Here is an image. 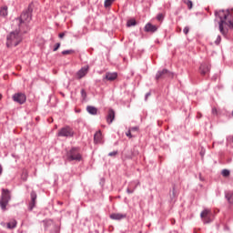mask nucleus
<instances>
[{
	"label": "nucleus",
	"mask_w": 233,
	"mask_h": 233,
	"mask_svg": "<svg viewBox=\"0 0 233 233\" xmlns=\"http://www.w3.org/2000/svg\"><path fill=\"white\" fill-rule=\"evenodd\" d=\"M216 16L219 18L218 28L220 34L227 36L229 31L233 30V9L216 12Z\"/></svg>",
	"instance_id": "nucleus-1"
},
{
	"label": "nucleus",
	"mask_w": 233,
	"mask_h": 233,
	"mask_svg": "<svg viewBox=\"0 0 233 233\" xmlns=\"http://www.w3.org/2000/svg\"><path fill=\"white\" fill-rule=\"evenodd\" d=\"M32 21V10L28 8L26 11L23 12L18 18L19 30L23 33H26L28 30V25Z\"/></svg>",
	"instance_id": "nucleus-2"
},
{
	"label": "nucleus",
	"mask_w": 233,
	"mask_h": 233,
	"mask_svg": "<svg viewBox=\"0 0 233 233\" xmlns=\"http://www.w3.org/2000/svg\"><path fill=\"white\" fill-rule=\"evenodd\" d=\"M22 42V36L18 31L11 32L6 35L5 46L7 48L16 47Z\"/></svg>",
	"instance_id": "nucleus-3"
},
{
	"label": "nucleus",
	"mask_w": 233,
	"mask_h": 233,
	"mask_svg": "<svg viewBox=\"0 0 233 233\" xmlns=\"http://www.w3.org/2000/svg\"><path fill=\"white\" fill-rule=\"evenodd\" d=\"M10 200H11L10 191L8 189L2 188L1 198H0V207L2 210L6 209V207Z\"/></svg>",
	"instance_id": "nucleus-4"
},
{
	"label": "nucleus",
	"mask_w": 233,
	"mask_h": 233,
	"mask_svg": "<svg viewBox=\"0 0 233 233\" xmlns=\"http://www.w3.org/2000/svg\"><path fill=\"white\" fill-rule=\"evenodd\" d=\"M56 136L58 137H66V138H71L75 136V131L71 127H61L58 131Z\"/></svg>",
	"instance_id": "nucleus-5"
},
{
	"label": "nucleus",
	"mask_w": 233,
	"mask_h": 233,
	"mask_svg": "<svg viewBox=\"0 0 233 233\" xmlns=\"http://www.w3.org/2000/svg\"><path fill=\"white\" fill-rule=\"evenodd\" d=\"M67 160L68 161H81L82 156L79 153V150L76 147L71 148L69 152H67Z\"/></svg>",
	"instance_id": "nucleus-6"
},
{
	"label": "nucleus",
	"mask_w": 233,
	"mask_h": 233,
	"mask_svg": "<svg viewBox=\"0 0 233 233\" xmlns=\"http://www.w3.org/2000/svg\"><path fill=\"white\" fill-rule=\"evenodd\" d=\"M212 216H213V212L209 208H205L200 214V218L203 220L204 224L211 223Z\"/></svg>",
	"instance_id": "nucleus-7"
},
{
	"label": "nucleus",
	"mask_w": 233,
	"mask_h": 233,
	"mask_svg": "<svg viewBox=\"0 0 233 233\" xmlns=\"http://www.w3.org/2000/svg\"><path fill=\"white\" fill-rule=\"evenodd\" d=\"M167 77H174L173 73H171L170 71H168L167 69H163L162 71H158L156 75V80L159 81L161 79H165Z\"/></svg>",
	"instance_id": "nucleus-8"
},
{
	"label": "nucleus",
	"mask_w": 233,
	"mask_h": 233,
	"mask_svg": "<svg viewBox=\"0 0 233 233\" xmlns=\"http://www.w3.org/2000/svg\"><path fill=\"white\" fill-rule=\"evenodd\" d=\"M14 102L24 105L26 102V96L24 93H15L12 96Z\"/></svg>",
	"instance_id": "nucleus-9"
},
{
	"label": "nucleus",
	"mask_w": 233,
	"mask_h": 233,
	"mask_svg": "<svg viewBox=\"0 0 233 233\" xmlns=\"http://www.w3.org/2000/svg\"><path fill=\"white\" fill-rule=\"evenodd\" d=\"M89 66H85L81 67L76 74V79L81 80L82 78L86 77L89 72Z\"/></svg>",
	"instance_id": "nucleus-10"
},
{
	"label": "nucleus",
	"mask_w": 233,
	"mask_h": 233,
	"mask_svg": "<svg viewBox=\"0 0 233 233\" xmlns=\"http://www.w3.org/2000/svg\"><path fill=\"white\" fill-rule=\"evenodd\" d=\"M109 218L112 220L120 221V220H123V219L127 218V214H125V213H118V212L111 213Z\"/></svg>",
	"instance_id": "nucleus-11"
},
{
	"label": "nucleus",
	"mask_w": 233,
	"mask_h": 233,
	"mask_svg": "<svg viewBox=\"0 0 233 233\" xmlns=\"http://www.w3.org/2000/svg\"><path fill=\"white\" fill-rule=\"evenodd\" d=\"M30 197H31V201L29 203V209L33 210L34 208L35 207V201H36V198H37V195H36L35 191H32L30 193Z\"/></svg>",
	"instance_id": "nucleus-12"
},
{
	"label": "nucleus",
	"mask_w": 233,
	"mask_h": 233,
	"mask_svg": "<svg viewBox=\"0 0 233 233\" xmlns=\"http://www.w3.org/2000/svg\"><path fill=\"white\" fill-rule=\"evenodd\" d=\"M208 41H209L211 46H219L220 43H221V36L220 35L210 36L208 38Z\"/></svg>",
	"instance_id": "nucleus-13"
},
{
	"label": "nucleus",
	"mask_w": 233,
	"mask_h": 233,
	"mask_svg": "<svg viewBox=\"0 0 233 233\" xmlns=\"http://www.w3.org/2000/svg\"><path fill=\"white\" fill-rule=\"evenodd\" d=\"M210 69H211L210 66L208 64L204 63L200 66V74L202 76H206L210 72Z\"/></svg>",
	"instance_id": "nucleus-14"
},
{
	"label": "nucleus",
	"mask_w": 233,
	"mask_h": 233,
	"mask_svg": "<svg viewBox=\"0 0 233 233\" xmlns=\"http://www.w3.org/2000/svg\"><path fill=\"white\" fill-rule=\"evenodd\" d=\"M145 31L147 32V33H155V32L157 31V26L152 25L151 23H147L145 25Z\"/></svg>",
	"instance_id": "nucleus-15"
},
{
	"label": "nucleus",
	"mask_w": 233,
	"mask_h": 233,
	"mask_svg": "<svg viewBox=\"0 0 233 233\" xmlns=\"http://www.w3.org/2000/svg\"><path fill=\"white\" fill-rule=\"evenodd\" d=\"M116 118V113L113 109L108 110L107 117H106V122L107 124H112L113 121Z\"/></svg>",
	"instance_id": "nucleus-16"
},
{
	"label": "nucleus",
	"mask_w": 233,
	"mask_h": 233,
	"mask_svg": "<svg viewBox=\"0 0 233 233\" xmlns=\"http://www.w3.org/2000/svg\"><path fill=\"white\" fill-rule=\"evenodd\" d=\"M102 141V132L101 130H98L97 132H96V134L94 135V142L96 144H99Z\"/></svg>",
	"instance_id": "nucleus-17"
},
{
	"label": "nucleus",
	"mask_w": 233,
	"mask_h": 233,
	"mask_svg": "<svg viewBox=\"0 0 233 233\" xmlns=\"http://www.w3.org/2000/svg\"><path fill=\"white\" fill-rule=\"evenodd\" d=\"M117 78V73H106V79L107 81H115Z\"/></svg>",
	"instance_id": "nucleus-18"
},
{
	"label": "nucleus",
	"mask_w": 233,
	"mask_h": 233,
	"mask_svg": "<svg viewBox=\"0 0 233 233\" xmlns=\"http://www.w3.org/2000/svg\"><path fill=\"white\" fill-rule=\"evenodd\" d=\"M86 111L88 114H90L92 116L97 115V108L96 106H86Z\"/></svg>",
	"instance_id": "nucleus-19"
},
{
	"label": "nucleus",
	"mask_w": 233,
	"mask_h": 233,
	"mask_svg": "<svg viewBox=\"0 0 233 233\" xmlns=\"http://www.w3.org/2000/svg\"><path fill=\"white\" fill-rule=\"evenodd\" d=\"M17 225V221L15 219H11L8 223H7V228L8 229H13L15 228Z\"/></svg>",
	"instance_id": "nucleus-20"
},
{
	"label": "nucleus",
	"mask_w": 233,
	"mask_h": 233,
	"mask_svg": "<svg viewBox=\"0 0 233 233\" xmlns=\"http://www.w3.org/2000/svg\"><path fill=\"white\" fill-rule=\"evenodd\" d=\"M8 15V7L3 6L0 8V16L5 17Z\"/></svg>",
	"instance_id": "nucleus-21"
},
{
	"label": "nucleus",
	"mask_w": 233,
	"mask_h": 233,
	"mask_svg": "<svg viewBox=\"0 0 233 233\" xmlns=\"http://www.w3.org/2000/svg\"><path fill=\"white\" fill-rule=\"evenodd\" d=\"M116 2V0H105L104 6L105 8H109Z\"/></svg>",
	"instance_id": "nucleus-22"
},
{
	"label": "nucleus",
	"mask_w": 233,
	"mask_h": 233,
	"mask_svg": "<svg viewBox=\"0 0 233 233\" xmlns=\"http://www.w3.org/2000/svg\"><path fill=\"white\" fill-rule=\"evenodd\" d=\"M137 25V20L136 19H129L127 22V27H132Z\"/></svg>",
	"instance_id": "nucleus-23"
},
{
	"label": "nucleus",
	"mask_w": 233,
	"mask_h": 233,
	"mask_svg": "<svg viewBox=\"0 0 233 233\" xmlns=\"http://www.w3.org/2000/svg\"><path fill=\"white\" fill-rule=\"evenodd\" d=\"M184 4L187 6L189 10L193 9V2L191 0H184Z\"/></svg>",
	"instance_id": "nucleus-24"
},
{
	"label": "nucleus",
	"mask_w": 233,
	"mask_h": 233,
	"mask_svg": "<svg viewBox=\"0 0 233 233\" xmlns=\"http://www.w3.org/2000/svg\"><path fill=\"white\" fill-rule=\"evenodd\" d=\"M226 198L229 204H233V193H227Z\"/></svg>",
	"instance_id": "nucleus-25"
},
{
	"label": "nucleus",
	"mask_w": 233,
	"mask_h": 233,
	"mask_svg": "<svg viewBox=\"0 0 233 233\" xmlns=\"http://www.w3.org/2000/svg\"><path fill=\"white\" fill-rule=\"evenodd\" d=\"M73 54H75V50H73V49L62 51L63 56H68V55H73Z\"/></svg>",
	"instance_id": "nucleus-26"
},
{
	"label": "nucleus",
	"mask_w": 233,
	"mask_h": 233,
	"mask_svg": "<svg viewBox=\"0 0 233 233\" xmlns=\"http://www.w3.org/2000/svg\"><path fill=\"white\" fill-rule=\"evenodd\" d=\"M222 176L224 177H228L230 176V170L228 169H223L222 172H221Z\"/></svg>",
	"instance_id": "nucleus-27"
},
{
	"label": "nucleus",
	"mask_w": 233,
	"mask_h": 233,
	"mask_svg": "<svg viewBox=\"0 0 233 233\" xmlns=\"http://www.w3.org/2000/svg\"><path fill=\"white\" fill-rule=\"evenodd\" d=\"M164 18H165V15L162 14V13L158 14L157 16V20L158 22H162L164 20Z\"/></svg>",
	"instance_id": "nucleus-28"
},
{
	"label": "nucleus",
	"mask_w": 233,
	"mask_h": 233,
	"mask_svg": "<svg viewBox=\"0 0 233 233\" xmlns=\"http://www.w3.org/2000/svg\"><path fill=\"white\" fill-rule=\"evenodd\" d=\"M27 177H28L27 171H24L23 174H22V179H23L24 181H26V180H27Z\"/></svg>",
	"instance_id": "nucleus-29"
},
{
	"label": "nucleus",
	"mask_w": 233,
	"mask_h": 233,
	"mask_svg": "<svg viewBox=\"0 0 233 233\" xmlns=\"http://www.w3.org/2000/svg\"><path fill=\"white\" fill-rule=\"evenodd\" d=\"M117 154H118V151H112L108 153V157H115L117 156Z\"/></svg>",
	"instance_id": "nucleus-30"
},
{
	"label": "nucleus",
	"mask_w": 233,
	"mask_h": 233,
	"mask_svg": "<svg viewBox=\"0 0 233 233\" xmlns=\"http://www.w3.org/2000/svg\"><path fill=\"white\" fill-rule=\"evenodd\" d=\"M60 46H61V44L60 43H56L55 47H54V49H53V51L56 52L60 48Z\"/></svg>",
	"instance_id": "nucleus-31"
},
{
	"label": "nucleus",
	"mask_w": 233,
	"mask_h": 233,
	"mask_svg": "<svg viewBox=\"0 0 233 233\" xmlns=\"http://www.w3.org/2000/svg\"><path fill=\"white\" fill-rule=\"evenodd\" d=\"M81 96H82L83 99L86 98V91L85 89L81 90Z\"/></svg>",
	"instance_id": "nucleus-32"
},
{
	"label": "nucleus",
	"mask_w": 233,
	"mask_h": 233,
	"mask_svg": "<svg viewBox=\"0 0 233 233\" xmlns=\"http://www.w3.org/2000/svg\"><path fill=\"white\" fill-rule=\"evenodd\" d=\"M132 131L129 129L127 133H126V136L129 138H132L133 137V135L131 133Z\"/></svg>",
	"instance_id": "nucleus-33"
},
{
	"label": "nucleus",
	"mask_w": 233,
	"mask_h": 233,
	"mask_svg": "<svg viewBox=\"0 0 233 233\" xmlns=\"http://www.w3.org/2000/svg\"><path fill=\"white\" fill-rule=\"evenodd\" d=\"M185 35H187L189 33V27L186 26L183 30Z\"/></svg>",
	"instance_id": "nucleus-34"
},
{
	"label": "nucleus",
	"mask_w": 233,
	"mask_h": 233,
	"mask_svg": "<svg viewBox=\"0 0 233 233\" xmlns=\"http://www.w3.org/2000/svg\"><path fill=\"white\" fill-rule=\"evenodd\" d=\"M134 191H135V189H131L130 187H127V194H133Z\"/></svg>",
	"instance_id": "nucleus-35"
},
{
	"label": "nucleus",
	"mask_w": 233,
	"mask_h": 233,
	"mask_svg": "<svg viewBox=\"0 0 233 233\" xmlns=\"http://www.w3.org/2000/svg\"><path fill=\"white\" fill-rule=\"evenodd\" d=\"M129 130H130L131 132L138 131V127H130Z\"/></svg>",
	"instance_id": "nucleus-36"
},
{
	"label": "nucleus",
	"mask_w": 233,
	"mask_h": 233,
	"mask_svg": "<svg viewBox=\"0 0 233 233\" xmlns=\"http://www.w3.org/2000/svg\"><path fill=\"white\" fill-rule=\"evenodd\" d=\"M65 35H66L65 33H60V34L58 35V37H59L60 39H63V38L65 37Z\"/></svg>",
	"instance_id": "nucleus-37"
},
{
	"label": "nucleus",
	"mask_w": 233,
	"mask_h": 233,
	"mask_svg": "<svg viewBox=\"0 0 233 233\" xmlns=\"http://www.w3.org/2000/svg\"><path fill=\"white\" fill-rule=\"evenodd\" d=\"M212 114L213 115H217L218 114V109L217 108H213L212 109Z\"/></svg>",
	"instance_id": "nucleus-38"
},
{
	"label": "nucleus",
	"mask_w": 233,
	"mask_h": 233,
	"mask_svg": "<svg viewBox=\"0 0 233 233\" xmlns=\"http://www.w3.org/2000/svg\"><path fill=\"white\" fill-rule=\"evenodd\" d=\"M3 173V167L0 165V175Z\"/></svg>",
	"instance_id": "nucleus-39"
},
{
	"label": "nucleus",
	"mask_w": 233,
	"mask_h": 233,
	"mask_svg": "<svg viewBox=\"0 0 233 233\" xmlns=\"http://www.w3.org/2000/svg\"><path fill=\"white\" fill-rule=\"evenodd\" d=\"M0 100H2V95H0Z\"/></svg>",
	"instance_id": "nucleus-40"
},
{
	"label": "nucleus",
	"mask_w": 233,
	"mask_h": 233,
	"mask_svg": "<svg viewBox=\"0 0 233 233\" xmlns=\"http://www.w3.org/2000/svg\"><path fill=\"white\" fill-rule=\"evenodd\" d=\"M176 223V220H174L173 222H172V224H175Z\"/></svg>",
	"instance_id": "nucleus-41"
},
{
	"label": "nucleus",
	"mask_w": 233,
	"mask_h": 233,
	"mask_svg": "<svg viewBox=\"0 0 233 233\" xmlns=\"http://www.w3.org/2000/svg\"><path fill=\"white\" fill-rule=\"evenodd\" d=\"M232 116H233V111H232Z\"/></svg>",
	"instance_id": "nucleus-42"
}]
</instances>
